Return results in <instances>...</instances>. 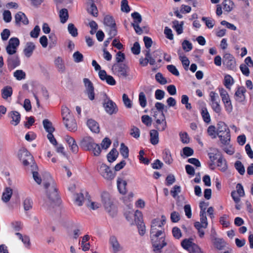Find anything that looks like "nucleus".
I'll return each instance as SVG.
<instances>
[{"instance_id":"nucleus-1","label":"nucleus","mask_w":253,"mask_h":253,"mask_svg":"<svg viewBox=\"0 0 253 253\" xmlns=\"http://www.w3.org/2000/svg\"><path fill=\"white\" fill-rule=\"evenodd\" d=\"M45 189L44 198V206L54 208L61 203L55 181L49 174H47L43 179Z\"/></svg>"},{"instance_id":"nucleus-2","label":"nucleus","mask_w":253,"mask_h":253,"mask_svg":"<svg viewBox=\"0 0 253 253\" xmlns=\"http://www.w3.org/2000/svg\"><path fill=\"white\" fill-rule=\"evenodd\" d=\"M100 198L101 204L95 199H88L86 204L87 207L90 210L94 211L99 209L102 205L110 216H115L117 212V208L110 194L108 192L103 191L100 193Z\"/></svg>"},{"instance_id":"nucleus-3","label":"nucleus","mask_w":253,"mask_h":253,"mask_svg":"<svg viewBox=\"0 0 253 253\" xmlns=\"http://www.w3.org/2000/svg\"><path fill=\"white\" fill-rule=\"evenodd\" d=\"M165 231L150 233V238L153 250L157 253L161 252L162 249L167 246Z\"/></svg>"},{"instance_id":"nucleus-4","label":"nucleus","mask_w":253,"mask_h":253,"mask_svg":"<svg viewBox=\"0 0 253 253\" xmlns=\"http://www.w3.org/2000/svg\"><path fill=\"white\" fill-rule=\"evenodd\" d=\"M61 115L63 122L66 128L70 131L75 132L78 129L76 121L66 106H62Z\"/></svg>"},{"instance_id":"nucleus-5","label":"nucleus","mask_w":253,"mask_h":253,"mask_svg":"<svg viewBox=\"0 0 253 253\" xmlns=\"http://www.w3.org/2000/svg\"><path fill=\"white\" fill-rule=\"evenodd\" d=\"M217 136L220 141L223 144H229L230 136L229 129L227 125L223 122H219L216 126Z\"/></svg>"},{"instance_id":"nucleus-6","label":"nucleus","mask_w":253,"mask_h":253,"mask_svg":"<svg viewBox=\"0 0 253 253\" xmlns=\"http://www.w3.org/2000/svg\"><path fill=\"white\" fill-rule=\"evenodd\" d=\"M167 221V218L164 215L157 217L152 220L150 233H157L165 231L163 228Z\"/></svg>"},{"instance_id":"nucleus-7","label":"nucleus","mask_w":253,"mask_h":253,"mask_svg":"<svg viewBox=\"0 0 253 253\" xmlns=\"http://www.w3.org/2000/svg\"><path fill=\"white\" fill-rule=\"evenodd\" d=\"M112 71L115 75L120 78H126L129 75V68L125 64H114L112 67Z\"/></svg>"},{"instance_id":"nucleus-8","label":"nucleus","mask_w":253,"mask_h":253,"mask_svg":"<svg viewBox=\"0 0 253 253\" xmlns=\"http://www.w3.org/2000/svg\"><path fill=\"white\" fill-rule=\"evenodd\" d=\"M125 216L127 220L131 225H135L143 220L142 213L138 210L134 211L132 209H131L126 211Z\"/></svg>"},{"instance_id":"nucleus-9","label":"nucleus","mask_w":253,"mask_h":253,"mask_svg":"<svg viewBox=\"0 0 253 253\" xmlns=\"http://www.w3.org/2000/svg\"><path fill=\"white\" fill-rule=\"evenodd\" d=\"M99 173L106 180H111L115 176L111 168L106 164L101 163L98 168Z\"/></svg>"},{"instance_id":"nucleus-10","label":"nucleus","mask_w":253,"mask_h":253,"mask_svg":"<svg viewBox=\"0 0 253 253\" xmlns=\"http://www.w3.org/2000/svg\"><path fill=\"white\" fill-rule=\"evenodd\" d=\"M154 117L156 120L157 129L160 131H164L167 127V122L163 112L155 111Z\"/></svg>"},{"instance_id":"nucleus-11","label":"nucleus","mask_w":253,"mask_h":253,"mask_svg":"<svg viewBox=\"0 0 253 253\" xmlns=\"http://www.w3.org/2000/svg\"><path fill=\"white\" fill-rule=\"evenodd\" d=\"M83 83L85 88L84 92L90 100L95 98L94 88L92 82L87 78L83 79Z\"/></svg>"},{"instance_id":"nucleus-12","label":"nucleus","mask_w":253,"mask_h":253,"mask_svg":"<svg viewBox=\"0 0 253 253\" xmlns=\"http://www.w3.org/2000/svg\"><path fill=\"white\" fill-rule=\"evenodd\" d=\"M17 156L19 160L25 166L29 165L32 160V156L25 148L20 149L18 152Z\"/></svg>"},{"instance_id":"nucleus-13","label":"nucleus","mask_w":253,"mask_h":253,"mask_svg":"<svg viewBox=\"0 0 253 253\" xmlns=\"http://www.w3.org/2000/svg\"><path fill=\"white\" fill-rule=\"evenodd\" d=\"M109 244L110 250L112 253H119L123 250V247L119 243L117 238L114 235H112L109 237Z\"/></svg>"},{"instance_id":"nucleus-14","label":"nucleus","mask_w":253,"mask_h":253,"mask_svg":"<svg viewBox=\"0 0 253 253\" xmlns=\"http://www.w3.org/2000/svg\"><path fill=\"white\" fill-rule=\"evenodd\" d=\"M103 106L105 112L109 115L116 114L118 111L116 104L107 97L104 99Z\"/></svg>"},{"instance_id":"nucleus-15","label":"nucleus","mask_w":253,"mask_h":253,"mask_svg":"<svg viewBox=\"0 0 253 253\" xmlns=\"http://www.w3.org/2000/svg\"><path fill=\"white\" fill-rule=\"evenodd\" d=\"M19 45V41L16 38H11L6 47L7 53L9 55H13L16 52L17 48Z\"/></svg>"},{"instance_id":"nucleus-16","label":"nucleus","mask_w":253,"mask_h":253,"mask_svg":"<svg viewBox=\"0 0 253 253\" xmlns=\"http://www.w3.org/2000/svg\"><path fill=\"white\" fill-rule=\"evenodd\" d=\"M8 116L10 120V124L13 126H17L21 121V115L17 111H11L8 113Z\"/></svg>"},{"instance_id":"nucleus-17","label":"nucleus","mask_w":253,"mask_h":253,"mask_svg":"<svg viewBox=\"0 0 253 253\" xmlns=\"http://www.w3.org/2000/svg\"><path fill=\"white\" fill-rule=\"evenodd\" d=\"M236 190L232 192L231 197L235 202H240V199L244 195V191L242 185L238 183L236 185Z\"/></svg>"},{"instance_id":"nucleus-18","label":"nucleus","mask_w":253,"mask_h":253,"mask_svg":"<svg viewBox=\"0 0 253 253\" xmlns=\"http://www.w3.org/2000/svg\"><path fill=\"white\" fill-rule=\"evenodd\" d=\"M223 63L227 67L233 69L236 66V60L234 56L229 53L224 54L223 57Z\"/></svg>"},{"instance_id":"nucleus-19","label":"nucleus","mask_w":253,"mask_h":253,"mask_svg":"<svg viewBox=\"0 0 253 253\" xmlns=\"http://www.w3.org/2000/svg\"><path fill=\"white\" fill-rule=\"evenodd\" d=\"M210 159V167L211 169H214L216 164L219 161V159L222 158L219 152L216 150L209 154Z\"/></svg>"},{"instance_id":"nucleus-20","label":"nucleus","mask_w":253,"mask_h":253,"mask_svg":"<svg viewBox=\"0 0 253 253\" xmlns=\"http://www.w3.org/2000/svg\"><path fill=\"white\" fill-rule=\"evenodd\" d=\"M98 74L100 79L103 81L106 82L107 84L110 85H114L116 84V82L114 78L112 76L107 75L105 70L100 71L98 72Z\"/></svg>"},{"instance_id":"nucleus-21","label":"nucleus","mask_w":253,"mask_h":253,"mask_svg":"<svg viewBox=\"0 0 253 253\" xmlns=\"http://www.w3.org/2000/svg\"><path fill=\"white\" fill-rule=\"evenodd\" d=\"M86 125L88 129L94 133H98L100 131L99 125L97 121L91 118H88L86 121Z\"/></svg>"},{"instance_id":"nucleus-22","label":"nucleus","mask_w":253,"mask_h":253,"mask_svg":"<svg viewBox=\"0 0 253 253\" xmlns=\"http://www.w3.org/2000/svg\"><path fill=\"white\" fill-rule=\"evenodd\" d=\"M127 181L124 177H119L117 179V189L119 193L122 195L126 194L127 192Z\"/></svg>"},{"instance_id":"nucleus-23","label":"nucleus","mask_w":253,"mask_h":253,"mask_svg":"<svg viewBox=\"0 0 253 253\" xmlns=\"http://www.w3.org/2000/svg\"><path fill=\"white\" fill-rule=\"evenodd\" d=\"M95 143L93 138L89 136L84 137L80 142L81 147L85 150H89Z\"/></svg>"},{"instance_id":"nucleus-24","label":"nucleus","mask_w":253,"mask_h":253,"mask_svg":"<svg viewBox=\"0 0 253 253\" xmlns=\"http://www.w3.org/2000/svg\"><path fill=\"white\" fill-rule=\"evenodd\" d=\"M182 248L189 252L192 250L194 249L197 245L193 242L192 238H186L183 239L181 243Z\"/></svg>"},{"instance_id":"nucleus-25","label":"nucleus","mask_w":253,"mask_h":253,"mask_svg":"<svg viewBox=\"0 0 253 253\" xmlns=\"http://www.w3.org/2000/svg\"><path fill=\"white\" fill-rule=\"evenodd\" d=\"M36 48V44L32 42H27L23 49V53L27 58L30 57Z\"/></svg>"},{"instance_id":"nucleus-26","label":"nucleus","mask_w":253,"mask_h":253,"mask_svg":"<svg viewBox=\"0 0 253 253\" xmlns=\"http://www.w3.org/2000/svg\"><path fill=\"white\" fill-rule=\"evenodd\" d=\"M64 140L68 144L70 149L73 153H77L78 151V147L76 144V141L73 137L69 135H66L64 136Z\"/></svg>"},{"instance_id":"nucleus-27","label":"nucleus","mask_w":253,"mask_h":253,"mask_svg":"<svg viewBox=\"0 0 253 253\" xmlns=\"http://www.w3.org/2000/svg\"><path fill=\"white\" fill-rule=\"evenodd\" d=\"M13 93V89L11 86L6 85L1 90V97L5 101H8L11 97Z\"/></svg>"},{"instance_id":"nucleus-28","label":"nucleus","mask_w":253,"mask_h":253,"mask_svg":"<svg viewBox=\"0 0 253 253\" xmlns=\"http://www.w3.org/2000/svg\"><path fill=\"white\" fill-rule=\"evenodd\" d=\"M54 63L58 72L63 73L65 71L66 67L64 60L61 57H56Z\"/></svg>"},{"instance_id":"nucleus-29","label":"nucleus","mask_w":253,"mask_h":253,"mask_svg":"<svg viewBox=\"0 0 253 253\" xmlns=\"http://www.w3.org/2000/svg\"><path fill=\"white\" fill-rule=\"evenodd\" d=\"M200 221L196 222L195 223V227L196 228H199V227H202L203 228H206L208 225L207 218L205 214L200 213Z\"/></svg>"},{"instance_id":"nucleus-30","label":"nucleus","mask_w":253,"mask_h":253,"mask_svg":"<svg viewBox=\"0 0 253 253\" xmlns=\"http://www.w3.org/2000/svg\"><path fill=\"white\" fill-rule=\"evenodd\" d=\"M191 7L187 5L182 4L180 7L179 10H176L174 11V14L178 18H182V15L180 13L186 14L190 12Z\"/></svg>"},{"instance_id":"nucleus-31","label":"nucleus","mask_w":253,"mask_h":253,"mask_svg":"<svg viewBox=\"0 0 253 253\" xmlns=\"http://www.w3.org/2000/svg\"><path fill=\"white\" fill-rule=\"evenodd\" d=\"M119 156V152L117 150L113 148L107 154L106 156L107 160L110 163L115 162Z\"/></svg>"},{"instance_id":"nucleus-32","label":"nucleus","mask_w":253,"mask_h":253,"mask_svg":"<svg viewBox=\"0 0 253 253\" xmlns=\"http://www.w3.org/2000/svg\"><path fill=\"white\" fill-rule=\"evenodd\" d=\"M23 206L25 211H28L31 210L33 207V201L31 198L28 196H26L23 194Z\"/></svg>"},{"instance_id":"nucleus-33","label":"nucleus","mask_w":253,"mask_h":253,"mask_svg":"<svg viewBox=\"0 0 253 253\" xmlns=\"http://www.w3.org/2000/svg\"><path fill=\"white\" fill-rule=\"evenodd\" d=\"M15 22L17 24L26 25L28 23V20L25 15L21 12L17 13L15 16Z\"/></svg>"},{"instance_id":"nucleus-34","label":"nucleus","mask_w":253,"mask_h":253,"mask_svg":"<svg viewBox=\"0 0 253 253\" xmlns=\"http://www.w3.org/2000/svg\"><path fill=\"white\" fill-rule=\"evenodd\" d=\"M222 6L224 11L231 12L235 7V3L232 0H224Z\"/></svg>"},{"instance_id":"nucleus-35","label":"nucleus","mask_w":253,"mask_h":253,"mask_svg":"<svg viewBox=\"0 0 253 253\" xmlns=\"http://www.w3.org/2000/svg\"><path fill=\"white\" fill-rule=\"evenodd\" d=\"M245 89L243 87L237 88L235 93V100L238 102H242L245 99Z\"/></svg>"},{"instance_id":"nucleus-36","label":"nucleus","mask_w":253,"mask_h":253,"mask_svg":"<svg viewBox=\"0 0 253 253\" xmlns=\"http://www.w3.org/2000/svg\"><path fill=\"white\" fill-rule=\"evenodd\" d=\"M73 199L74 204L78 206H81L83 205L84 202V196L82 193H76L73 196Z\"/></svg>"},{"instance_id":"nucleus-37","label":"nucleus","mask_w":253,"mask_h":253,"mask_svg":"<svg viewBox=\"0 0 253 253\" xmlns=\"http://www.w3.org/2000/svg\"><path fill=\"white\" fill-rule=\"evenodd\" d=\"M12 194V190L8 187L6 188L2 192L1 196L2 201L5 203L8 202L11 197Z\"/></svg>"},{"instance_id":"nucleus-38","label":"nucleus","mask_w":253,"mask_h":253,"mask_svg":"<svg viewBox=\"0 0 253 253\" xmlns=\"http://www.w3.org/2000/svg\"><path fill=\"white\" fill-rule=\"evenodd\" d=\"M163 159L164 162L168 165H170L172 163L173 160L171 157V152L168 149H165L163 151Z\"/></svg>"},{"instance_id":"nucleus-39","label":"nucleus","mask_w":253,"mask_h":253,"mask_svg":"<svg viewBox=\"0 0 253 253\" xmlns=\"http://www.w3.org/2000/svg\"><path fill=\"white\" fill-rule=\"evenodd\" d=\"M42 125L45 131L47 133L53 132L54 131V127L52 123L48 119H44L42 121Z\"/></svg>"},{"instance_id":"nucleus-40","label":"nucleus","mask_w":253,"mask_h":253,"mask_svg":"<svg viewBox=\"0 0 253 253\" xmlns=\"http://www.w3.org/2000/svg\"><path fill=\"white\" fill-rule=\"evenodd\" d=\"M234 84V79L230 75H225L224 76L223 84L227 89H230Z\"/></svg>"},{"instance_id":"nucleus-41","label":"nucleus","mask_w":253,"mask_h":253,"mask_svg":"<svg viewBox=\"0 0 253 253\" xmlns=\"http://www.w3.org/2000/svg\"><path fill=\"white\" fill-rule=\"evenodd\" d=\"M8 228L14 231H19L22 228V224L20 221H13L9 223Z\"/></svg>"},{"instance_id":"nucleus-42","label":"nucleus","mask_w":253,"mask_h":253,"mask_svg":"<svg viewBox=\"0 0 253 253\" xmlns=\"http://www.w3.org/2000/svg\"><path fill=\"white\" fill-rule=\"evenodd\" d=\"M150 135L151 143L153 145L158 144L159 142L158 132L154 129L151 130L150 132Z\"/></svg>"},{"instance_id":"nucleus-43","label":"nucleus","mask_w":253,"mask_h":253,"mask_svg":"<svg viewBox=\"0 0 253 253\" xmlns=\"http://www.w3.org/2000/svg\"><path fill=\"white\" fill-rule=\"evenodd\" d=\"M172 23V27L176 31L177 34L178 35L182 34L183 32L184 22L183 21L179 22L178 21H174Z\"/></svg>"},{"instance_id":"nucleus-44","label":"nucleus","mask_w":253,"mask_h":253,"mask_svg":"<svg viewBox=\"0 0 253 253\" xmlns=\"http://www.w3.org/2000/svg\"><path fill=\"white\" fill-rule=\"evenodd\" d=\"M120 152L122 156L124 159H127L129 156V150L128 147L125 145L124 143H122L120 145Z\"/></svg>"},{"instance_id":"nucleus-45","label":"nucleus","mask_w":253,"mask_h":253,"mask_svg":"<svg viewBox=\"0 0 253 253\" xmlns=\"http://www.w3.org/2000/svg\"><path fill=\"white\" fill-rule=\"evenodd\" d=\"M8 65L13 68L19 65V61L17 57L10 56L7 59Z\"/></svg>"},{"instance_id":"nucleus-46","label":"nucleus","mask_w":253,"mask_h":253,"mask_svg":"<svg viewBox=\"0 0 253 253\" xmlns=\"http://www.w3.org/2000/svg\"><path fill=\"white\" fill-rule=\"evenodd\" d=\"M59 14L60 22L62 23H65L69 17L68 10L66 9H62L59 11Z\"/></svg>"},{"instance_id":"nucleus-47","label":"nucleus","mask_w":253,"mask_h":253,"mask_svg":"<svg viewBox=\"0 0 253 253\" xmlns=\"http://www.w3.org/2000/svg\"><path fill=\"white\" fill-rule=\"evenodd\" d=\"M218 91L222 102L230 99L228 92L224 88L219 87L218 88Z\"/></svg>"},{"instance_id":"nucleus-48","label":"nucleus","mask_w":253,"mask_h":253,"mask_svg":"<svg viewBox=\"0 0 253 253\" xmlns=\"http://www.w3.org/2000/svg\"><path fill=\"white\" fill-rule=\"evenodd\" d=\"M212 242L214 246L218 250H221L224 246V242L220 239L213 237Z\"/></svg>"},{"instance_id":"nucleus-49","label":"nucleus","mask_w":253,"mask_h":253,"mask_svg":"<svg viewBox=\"0 0 253 253\" xmlns=\"http://www.w3.org/2000/svg\"><path fill=\"white\" fill-rule=\"evenodd\" d=\"M13 76L18 81L24 80L26 78V73L22 70H17L13 73Z\"/></svg>"},{"instance_id":"nucleus-50","label":"nucleus","mask_w":253,"mask_h":253,"mask_svg":"<svg viewBox=\"0 0 253 253\" xmlns=\"http://www.w3.org/2000/svg\"><path fill=\"white\" fill-rule=\"evenodd\" d=\"M87 151H91L94 156H99L101 152V148L99 144L95 143L92 147L90 148Z\"/></svg>"},{"instance_id":"nucleus-51","label":"nucleus","mask_w":253,"mask_h":253,"mask_svg":"<svg viewBox=\"0 0 253 253\" xmlns=\"http://www.w3.org/2000/svg\"><path fill=\"white\" fill-rule=\"evenodd\" d=\"M87 10L88 13H89L93 16H96L98 14V10L97 7L93 3L90 2L88 4Z\"/></svg>"},{"instance_id":"nucleus-52","label":"nucleus","mask_w":253,"mask_h":253,"mask_svg":"<svg viewBox=\"0 0 253 253\" xmlns=\"http://www.w3.org/2000/svg\"><path fill=\"white\" fill-rule=\"evenodd\" d=\"M215 166L222 171H225L227 169L226 162L223 158L221 159H219V161L216 164Z\"/></svg>"},{"instance_id":"nucleus-53","label":"nucleus","mask_w":253,"mask_h":253,"mask_svg":"<svg viewBox=\"0 0 253 253\" xmlns=\"http://www.w3.org/2000/svg\"><path fill=\"white\" fill-rule=\"evenodd\" d=\"M68 31L73 37H76L78 36V30L72 23H69L68 25Z\"/></svg>"},{"instance_id":"nucleus-54","label":"nucleus","mask_w":253,"mask_h":253,"mask_svg":"<svg viewBox=\"0 0 253 253\" xmlns=\"http://www.w3.org/2000/svg\"><path fill=\"white\" fill-rule=\"evenodd\" d=\"M209 100L210 103L220 101L218 93L213 91L210 92Z\"/></svg>"},{"instance_id":"nucleus-55","label":"nucleus","mask_w":253,"mask_h":253,"mask_svg":"<svg viewBox=\"0 0 253 253\" xmlns=\"http://www.w3.org/2000/svg\"><path fill=\"white\" fill-rule=\"evenodd\" d=\"M193 150L191 148L185 147L183 148L180 154L182 157H189L192 156L193 154Z\"/></svg>"},{"instance_id":"nucleus-56","label":"nucleus","mask_w":253,"mask_h":253,"mask_svg":"<svg viewBox=\"0 0 253 253\" xmlns=\"http://www.w3.org/2000/svg\"><path fill=\"white\" fill-rule=\"evenodd\" d=\"M48 173H45L44 175L42 176V179L41 176L37 171H34L33 172V177L35 181L38 184H41L42 181L43 182V179Z\"/></svg>"},{"instance_id":"nucleus-57","label":"nucleus","mask_w":253,"mask_h":253,"mask_svg":"<svg viewBox=\"0 0 253 253\" xmlns=\"http://www.w3.org/2000/svg\"><path fill=\"white\" fill-rule=\"evenodd\" d=\"M122 99L123 103L127 108H131L132 107V103L128 96L125 93L123 94Z\"/></svg>"},{"instance_id":"nucleus-58","label":"nucleus","mask_w":253,"mask_h":253,"mask_svg":"<svg viewBox=\"0 0 253 253\" xmlns=\"http://www.w3.org/2000/svg\"><path fill=\"white\" fill-rule=\"evenodd\" d=\"M222 102L225 111L228 114L231 113L233 108L231 99L223 101Z\"/></svg>"},{"instance_id":"nucleus-59","label":"nucleus","mask_w":253,"mask_h":253,"mask_svg":"<svg viewBox=\"0 0 253 253\" xmlns=\"http://www.w3.org/2000/svg\"><path fill=\"white\" fill-rule=\"evenodd\" d=\"M207 132L209 136L211 138H215L217 136L216 128L213 126H209Z\"/></svg>"},{"instance_id":"nucleus-60","label":"nucleus","mask_w":253,"mask_h":253,"mask_svg":"<svg viewBox=\"0 0 253 253\" xmlns=\"http://www.w3.org/2000/svg\"><path fill=\"white\" fill-rule=\"evenodd\" d=\"M172 234L173 237L176 239H180L182 235L181 230L177 227L172 228Z\"/></svg>"},{"instance_id":"nucleus-61","label":"nucleus","mask_w":253,"mask_h":253,"mask_svg":"<svg viewBox=\"0 0 253 253\" xmlns=\"http://www.w3.org/2000/svg\"><path fill=\"white\" fill-rule=\"evenodd\" d=\"M210 105L214 112L218 115L220 114L221 111V107L220 104V101L210 103Z\"/></svg>"},{"instance_id":"nucleus-62","label":"nucleus","mask_w":253,"mask_h":253,"mask_svg":"<svg viewBox=\"0 0 253 253\" xmlns=\"http://www.w3.org/2000/svg\"><path fill=\"white\" fill-rule=\"evenodd\" d=\"M181 103L184 104L185 108L188 110H190L192 106L190 103H189V98L186 95H182L181 96Z\"/></svg>"},{"instance_id":"nucleus-63","label":"nucleus","mask_w":253,"mask_h":253,"mask_svg":"<svg viewBox=\"0 0 253 253\" xmlns=\"http://www.w3.org/2000/svg\"><path fill=\"white\" fill-rule=\"evenodd\" d=\"M201 114L204 121L207 123H210L211 121V117L207 108H203L202 109Z\"/></svg>"},{"instance_id":"nucleus-64","label":"nucleus","mask_w":253,"mask_h":253,"mask_svg":"<svg viewBox=\"0 0 253 253\" xmlns=\"http://www.w3.org/2000/svg\"><path fill=\"white\" fill-rule=\"evenodd\" d=\"M135 196V194L134 192L130 191L127 193L125 197L123 198V201L125 204H128L129 203L133 201V199Z\"/></svg>"}]
</instances>
